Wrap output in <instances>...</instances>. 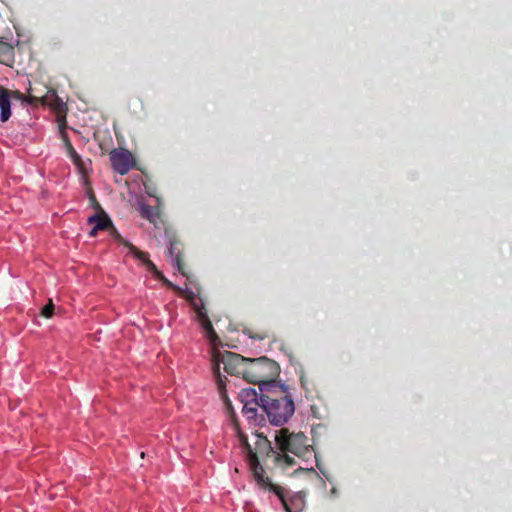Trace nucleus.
<instances>
[{
    "label": "nucleus",
    "mask_w": 512,
    "mask_h": 512,
    "mask_svg": "<svg viewBox=\"0 0 512 512\" xmlns=\"http://www.w3.org/2000/svg\"><path fill=\"white\" fill-rule=\"evenodd\" d=\"M65 125H66V122H65V120H63V123L60 124V133H61V137H62V140L64 143V147L66 149L67 156L71 159V161L79 169V171L82 172L84 170V162H83L81 156L74 149L71 141L68 138V135L65 133V131H64Z\"/></svg>",
    "instance_id": "obj_11"
},
{
    "label": "nucleus",
    "mask_w": 512,
    "mask_h": 512,
    "mask_svg": "<svg viewBox=\"0 0 512 512\" xmlns=\"http://www.w3.org/2000/svg\"><path fill=\"white\" fill-rule=\"evenodd\" d=\"M214 374H215V377H216V382H217V386H218V391H219L220 397L224 401L227 409L231 410L232 409V404H231V401L229 400V398L227 396V393H226V388H225L226 385H225V382H224V379H223L222 375L220 374L219 364H217L216 367H214Z\"/></svg>",
    "instance_id": "obj_16"
},
{
    "label": "nucleus",
    "mask_w": 512,
    "mask_h": 512,
    "mask_svg": "<svg viewBox=\"0 0 512 512\" xmlns=\"http://www.w3.org/2000/svg\"><path fill=\"white\" fill-rule=\"evenodd\" d=\"M19 91H10L0 86V121L5 123L11 116V98L21 99Z\"/></svg>",
    "instance_id": "obj_8"
},
{
    "label": "nucleus",
    "mask_w": 512,
    "mask_h": 512,
    "mask_svg": "<svg viewBox=\"0 0 512 512\" xmlns=\"http://www.w3.org/2000/svg\"><path fill=\"white\" fill-rule=\"evenodd\" d=\"M256 442L254 453L259 458V455L265 457L266 460H271L275 467L282 470L291 468L297 464L295 457L290 455H282L277 448L271 445L263 433H256Z\"/></svg>",
    "instance_id": "obj_4"
},
{
    "label": "nucleus",
    "mask_w": 512,
    "mask_h": 512,
    "mask_svg": "<svg viewBox=\"0 0 512 512\" xmlns=\"http://www.w3.org/2000/svg\"><path fill=\"white\" fill-rule=\"evenodd\" d=\"M109 158L112 168L120 175L127 174L135 165L134 156L126 149H113Z\"/></svg>",
    "instance_id": "obj_7"
},
{
    "label": "nucleus",
    "mask_w": 512,
    "mask_h": 512,
    "mask_svg": "<svg viewBox=\"0 0 512 512\" xmlns=\"http://www.w3.org/2000/svg\"><path fill=\"white\" fill-rule=\"evenodd\" d=\"M280 374L279 364L265 356L249 358L245 380L249 383L258 384L260 393L271 390Z\"/></svg>",
    "instance_id": "obj_2"
},
{
    "label": "nucleus",
    "mask_w": 512,
    "mask_h": 512,
    "mask_svg": "<svg viewBox=\"0 0 512 512\" xmlns=\"http://www.w3.org/2000/svg\"><path fill=\"white\" fill-rule=\"evenodd\" d=\"M55 107L58 111H61L62 108L64 107V103L59 99V98H56V104H55Z\"/></svg>",
    "instance_id": "obj_22"
},
{
    "label": "nucleus",
    "mask_w": 512,
    "mask_h": 512,
    "mask_svg": "<svg viewBox=\"0 0 512 512\" xmlns=\"http://www.w3.org/2000/svg\"><path fill=\"white\" fill-rule=\"evenodd\" d=\"M54 305L50 301L47 305L42 308L41 315L45 318H50L53 315Z\"/></svg>",
    "instance_id": "obj_19"
},
{
    "label": "nucleus",
    "mask_w": 512,
    "mask_h": 512,
    "mask_svg": "<svg viewBox=\"0 0 512 512\" xmlns=\"http://www.w3.org/2000/svg\"><path fill=\"white\" fill-rule=\"evenodd\" d=\"M200 323H201L202 328L206 332V335L209 338L210 342L215 345L219 338L213 328V325H212L210 319L203 318L202 322H200Z\"/></svg>",
    "instance_id": "obj_17"
},
{
    "label": "nucleus",
    "mask_w": 512,
    "mask_h": 512,
    "mask_svg": "<svg viewBox=\"0 0 512 512\" xmlns=\"http://www.w3.org/2000/svg\"><path fill=\"white\" fill-rule=\"evenodd\" d=\"M14 59V48L13 46L5 42L2 37H0V63L9 65L13 62Z\"/></svg>",
    "instance_id": "obj_15"
},
{
    "label": "nucleus",
    "mask_w": 512,
    "mask_h": 512,
    "mask_svg": "<svg viewBox=\"0 0 512 512\" xmlns=\"http://www.w3.org/2000/svg\"><path fill=\"white\" fill-rule=\"evenodd\" d=\"M140 215L142 218L154 224L155 227H158V224L162 222L160 211L157 207L143 204L140 206Z\"/></svg>",
    "instance_id": "obj_14"
},
{
    "label": "nucleus",
    "mask_w": 512,
    "mask_h": 512,
    "mask_svg": "<svg viewBox=\"0 0 512 512\" xmlns=\"http://www.w3.org/2000/svg\"><path fill=\"white\" fill-rule=\"evenodd\" d=\"M168 252L171 257L173 265L177 268V270L181 274H183L184 276H187L185 264L182 259V252H183L182 242L177 240L176 238L171 239L170 246L168 248Z\"/></svg>",
    "instance_id": "obj_10"
},
{
    "label": "nucleus",
    "mask_w": 512,
    "mask_h": 512,
    "mask_svg": "<svg viewBox=\"0 0 512 512\" xmlns=\"http://www.w3.org/2000/svg\"><path fill=\"white\" fill-rule=\"evenodd\" d=\"M131 250L135 253V257L139 259L159 280H161L164 285L173 290H180L177 286L165 278V276L157 269L156 265L149 260L147 253L138 250L135 246H131Z\"/></svg>",
    "instance_id": "obj_9"
},
{
    "label": "nucleus",
    "mask_w": 512,
    "mask_h": 512,
    "mask_svg": "<svg viewBox=\"0 0 512 512\" xmlns=\"http://www.w3.org/2000/svg\"><path fill=\"white\" fill-rule=\"evenodd\" d=\"M240 398L243 402V414L255 425L264 421L262 415L258 414L259 409L275 426L287 423L295 412L294 401L283 385L274 386L264 393H258L254 388L242 389Z\"/></svg>",
    "instance_id": "obj_1"
},
{
    "label": "nucleus",
    "mask_w": 512,
    "mask_h": 512,
    "mask_svg": "<svg viewBox=\"0 0 512 512\" xmlns=\"http://www.w3.org/2000/svg\"><path fill=\"white\" fill-rule=\"evenodd\" d=\"M97 232H98V230H95V227H93L91 229V231L89 232V236L90 237H95L97 235Z\"/></svg>",
    "instance_id": "obj_23"
},
{
    "label": "nucleus",
    "mask_w": 512,
    "mask_h": 512,
    "mask_svg": "<svg viewBox=\"0 0 512 512\" xmlns=\"http://www.w3.org/2000/svg\"><path fill=\"white\" fill-rule=\"evenodd\" d=\"M254 479L260 487L273 491L281 499L285 510L287 512H291L290 507L288 506L284 499L282 488L280 486L273 484L271 480L265 476V472L263 473V481H260V479L257 476H254Z\"/></svg>",
    "instance_id": "obj_12"
},
{
    "label": "nucleus",
    "mask_w": 512,
    "mask_h": 512,
    "mask_svg": "<svg viewBox=\"0 0 512 512\" xmlns=\"http://www.w3.org/2000/svg\"><path fill=\"white\" fill-rule=\"evenodd\" d=\"M88 223L93 224L95 230H109L112 227V221L109 216L101 210L99 213L92 215L88 218Z\"/></svg>",
    "instance_id": "obj_13"
},
{
    "label": "nucleus",
    "mask_w": 512,
    "mask_h": 512,
    "mask_svg": "<svg viewBox=\"0 0 512 512\" xmlns=\"http://www.w3.org/2000/svg\"><path fill=\"white\" fill-rule=\"evenodd\" d=\"M89 199L96 209H100V211L102 210L93 193L90 194Z\"/></svg>",
    "instance_id": "obj_20"
},
{
    "label": "nucleus",
    "mask_w": 512,
    "mask_h": 512,
    "mask_svg": "<svg viewBox=\"0 0 512 512\" xmlns=\"http://www.w3.org/2000/svg\"><path fill=\"white\" fill-rule=\"evenodd\" d=\"M232 424H233L234 430L239 438L241 447H242L244 453L246 454V457H247L250 469L253 473V476H257L260 479V481H263L264 468L260 464L259 459L256 456V453H254L252 446L248 442L247 436L242 432V430L239 426V423L235 417H233V419H232Z\"/></svg>",
    "instance_id": "obj_5"
},
{
    "label": "nucleus",
    "mask_w": 512,
    "mask_h": 512,
    "mask_svg": "<svg viewBox=\"0 0 512 512\" xmlns=\"http://www.w3.org/2000/svg\"><path fill=\"white\" fill-rule=\"evenodd\" d=\"M275 444L282 455L291 453L302 461L310 460L315 454L310 439L303 432L295 433L281 428L275 435Z\"/></svg>",
    "instance_id": "obj_3"
},
{
    "label": "nucleus",
    "mask_w": 512,
    "mask_h": 512,
    "mask_svg": "<svg viewBox=\"0 0 512 512\" xmlns=\"http://www.w3.org/2000/svg\"><path fill=\"white\" fill-rule=\"evenodd\" d=\"M221 362L224 365V370L228 374L242 376L243 379L246 378L249 358H245L237 353L225 352Z\"/></svg>",
    "instance_id": "obj_6"
},
{
    "label": "nucleus",
    "mask_w": 512,
    "mask_h": 512,
    "mask_svg": "<svg viewBox=\"0 0 512 512\" xmlns=\"http://www.w3.org/2000/svg\"><path fill=\"white\" fill-rule=\"evenodd\" d=\"M108 231L114 239H116L118 242L123 243L124 245L129 247L130 252L135 255V253L131 250V246H133V245L124 241V239L121 237V235L119 234V232L117 231V229L114 227L113 224H112V227H110Z\"/></svg>",
    "instance_id": "obj_18"
},
{
    "label": "nucleus",
    "mask_w": 512,
    "mask_h": 512,
    "mask_svg": "<svg viewBox=\"0 0 512 512\" xmlns=\"http://www.w3.org/2000/svg\"><path fill=\"white\" fill-rule=\"evenodd\" d=\"M197 315H198V318H199V321L202 322L203 318H209L206 314V312H204L202 309H199L197 311Z\"/></svg>",
    "instance_id": "obj_21"
}]
</instances>
